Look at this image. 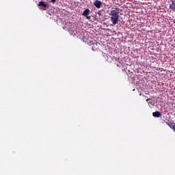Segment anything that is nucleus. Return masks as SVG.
Returning <instances> with one entry per match:
<instances>
[{
	"label": "nucleus",
	"mask_w": 175,
	"mask_h": 175,
	"mask_svg": "<svg viewBox=\"0 0 175 175\" xmlns=\"http://www.w3.org/2000/svg\"><path fill=\"white\" fill-rule=\"evenodd\" d=\"M172 3L170 4V9L175 10V0H171Z\"/></svg>",
	"instance_id": "4"
},
{
	"label": "nucleus",
	"mask_w": 175,
	"mask_h": 175,
	"mask_svg": "<svg viewBox=\"0 0 175 175\" xmlns=\"http://www.w3.org/2000/svg\"><path fill=\"white\" fill-rule=\"evenodd\" d=\"M168 126H170V128H171V129H173V131L175 129V126H174V124L173 123L168 124Z\"/></svg>",
	"instance_id": "8"
},
{
	"label": "nucleus",
	"mask_w": 175,
	"mask_h": 175,
	"mask_svg": "<svg viewBox=\"0 0 175 175\" xmlns=\"http://www.w3.org/2000/svg\"><path fill=\"white\" fill-rule=\"evenodd\" d=\"M51 1L52 3H55L57 0H51Z\"/></svg>",
	"instance_id": "9"
},
{
	"label": "nucleus",
	"mask_w": 175,
	"mask_h": 175,
	"mask_svg": "<svg viewBox=\"0 0 175 175\" xmlns=\"http://www.w3.org/2000/svg\"><path fill=\"white\" fill-rule=\"evenodd\" d=\"M120 8H115L109 14V15L110 16L111 22L113 25H116V24H118V20L120 18Z\"/></svg>",
	"instance_id": "1"
},
{
	"label": "nucleus",
	"mask_w": 175,
	"mask_h": 175,
	"mask_svg": "<svg viewBox=\"0 0 175 175\" xmlns=\"http://www.w3.org/2000/svg\"><path fill=\"white\" fill-rule=\"evenodd\" d=\"M152 116L153 117L159 118L162 116V114L159 111H155L152 113Z\"/></svg>",
	"instance_id": "6"
},
{
	"label": "nucleus",
	"mask_w": 175,
	"mask_h": 175,
	"mask_svg": "<svg viewBox=\"0 0 175 175\" xmlns=\"http://www.w3.org/2000/svg\"><path fill=\"white\" fill-rule=\"evenodd\" d=\"M98 44H100L99 43L96 44V43H93L92 46V50H93V51H95L96 50H98Z\"/></svg>",
	"instance_id": "5"
},
{
	"label": "nucleus",
	"mask_w": 175,
	"mask_h": 175,
	"mask_svg": "<svg viewBox=\"0 0 175 175\" xmlns=\"http://www.w3.org/2000/svg\"><path fill=\"white\" fill-rule=\"evenodd\" d=\"M38 6H41L42 8H47V5L44 1H40L38 3Z\"/></svg>",
	"instance_id": "7"
},
{
	"label": "nucleus",
	"mask_w": 175,
	"mask_h": 175,
	"mask_svg": "<svg viewBox=\"0 0 175 175\" xmlns=\"http://www.w3.org/2000/svg\"><path fill=\"white\" fill-rule=\"evenodd\" d=\"M90 15V9H86L83 11L82 16H84L87 20H90L91 18V16H88Z\"/></svg>",
	"instance_id": "2"
},
{
	"label": "nucleus",
	"mask_w": 175,
	"mask_h": 175,
	"mask_svg": "<svg viewBox=\"0 0 175 175\" xmlns=\"http://www.w3.org/2000/svg\"><path fill=\"white\" fill-rule=\"evenodd\" d=\"M167 125H169L168 124H172V123H169V122H166Z\"/></svg>",
	"instance_id": "10"
},
{
	"label": "nucleus",
	"mask_w": 175,
	"mask_h": 175,
	"mask_svg": "<svg viewBox=\"0 0 175 175\" xmlns=\"http://www.w3.org/2000/svg\"><path fill=\"white\" fill-rule=\"evenodd\" d=\"M94 6L97 8V9L100 8V6H102V1L99 0H96L94 3Z\"/></svg>",
	"instance_id": "3"
}]
</instances>
